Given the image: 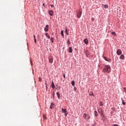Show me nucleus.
<instances>
[{
    "label": "nucleus",
    "mask_w": 126,
    "mask_h": 126,
    "mask_svg": "<svg viewBox=\"0 0 126 126\" xmlns=\"http://www.w3.org/2000/svg\"><path fill=\"white\" fill-rule=\"evenodd\" d=\"M103 72H107V73H109L111 72V66L109 65H106L104 66V68L103 69Z\"/></svg>",
    "instance_id": "1"
},
{
    "label": "nucleus",
    "mask_w": 126,
    "mask_h": 126,
    "mask_svg": "<svg viewBox=\"0 0 126 126\" xmlns=\"http://www.w3.org/2000/svg\"><path fill=\"white\" fill-rule=\"evenodd\" d=\"M81 14H82V9H79L76 11V15L78 18L81 17Z\"/></svg>",
    "instance_id": "2"
},
{
    "label": "nucleus",
    "mask_w": 126,
    "mask_h": 126,
    "mask_svg": "<svg viewBox=\"0 0 126 126\" xmlns=\"http://www.w3.org/2000/svg\"><path fill=\"white\" fill-rule=\"evenodd\" d=\"M83 117L84 118V119L85 120H89L90 119V116H89V115H88L86 113H85L83 115Z\"/></svg>",
    "instance_id": "3"
},
{
    "label": "nucleus",
    "mask_w": 126,
    "mask_h": 126,
    "mask_svg": "<svg viewBox=\"0 0 126 126\" xmlns=\"http://www.w3.org/2000/svg\"><path fill=\"white\" fill-rule=\"evenodd\" d=\"M98 112L99 113V115H100V116L101 117H103V110L100 108L98 109Z\"/></svg>",
    "instance_id": "4"
},
{
    "label": "nucleus",
    "mask_w": 126,
    "mask_h": 126,
    "mask_svg": "<svg viewBox=\"0 0 126 126\" xmlns=\"http://www.w3.org/2000/svg\"><path fill=\"white\" fill-rule=\"evenodd\" d=\"M103 58L105 61H106V62H108V63H111V61H112V60H111L110 59H109L105 56H103Z\"/></svg>",
    "instance_id": "5"
},
{
    "label": "nucleus",
    "mask_w": 126,
    "mask_h": 126,
    "mask_svg": "<svg viewBox=\"0 0 126 126\" xmlns=\"http://www.w3.org/2000/svg\"><path fill=\"white\" fill-rule=\"evenodd\" d=\"M117 54L118 55V56L121 55V54H122V50L121 49H119L117 50Z\"/></svg>",
    "instance_id": "6"
},
{
    "label": "nucleus",
    "mask_w": 126,
    "mask_h": 126,
    "mask_svg": "<svg viewBox=\"0 0 126 126\" xmlns=\"http://www.w3.org/2000/svg\"><path fill=\"white\" fill-rule=\"evenodd\" d=\"M49 30V25H47L46 26L45 28L44 29V31H45V32H48Z\"/></svg>",
    "instance_id": "7"
},
{
    "label": "nucleus",
    "mask_w": 126,
    "mask_h": 126,
    "mask_svg": "<svg viewBox=\"0 0 126 126\" xmlns=\"http://www.w3.org/2000/svg\"><path fill=\"white\" fill-rule=\"evenodd\" d=\"M49 13L51 16H54V11L53 10H51L49 12Z\"/></svg>",
    "instance_id": "8"
},
{
    "label": "nucleus",
    "mask_w": 126,
    "mask_h": 126,
    "mask_svg": "<svg viewBox=\"0 0 126 126\" xmlns=\"http://www.w3.org/2000/svg\"><path fill=\"white\" fill-rule=\"evenodd\" d=\"M84 43L86 44V45H88L89 41H88V39L85 38L84 40Z\"/></svg>",
    "instance_id": "9"
},
{
    "label": "nucleus",
    "mask_w": 126,
    "mask_h": 126,
    "mask_svg": "<svg viewBox=\"0 0 126 126\" xmlns=\"http://www.w3.org/2000/svg\"><path fill=\"white\" fill-rule=\"evenodd\" d=\"M120 59L121 60H125V55H121L120 57Z\"/></svg>",
    "instance_id": "10"
},
{
    "label": "nucleus",
    "mask_w": 126,
    "mask_h": 126,
    "mask_svg": "<svg viewBox=\"0 0 126 126\" xmlns=\"http://www.w3.org/2000/svg\"><path fill=\"white\" fill-rule=\"evenodd\" d=\"M51 87L53 88V89H55V88L56 87L55 86V84H54V82H52V85H51Z\"/></svg>",
    "instance_id": "11"
},
{
    "label": "nucleus",
    "mask_w": 126,
    "mask_h": 126,
    "mask_svg": "<svg viewBox=\"0 0 126 126\" xmlns=\"http://www.w3.org/2000/svg\"><path fill=\"white\" fill-rule=\"evenodd\" d=\"M68 51L69 53H72V48L69 47Z\"/></svg>",
    "instance_id": "12"
},
{
    "label": "nucleus",
    "mask_w": 126,
    "mask_h": 126,
    "mask_svg": "<svg viewBox=\"0 0 126 126\" xmlns=\"http://www.w3.org/2000/svg\"><path fill=\"white\" fill-rule=\"evenodd\" d=\"M49 63H53V58H50L49 59Z\"/></svg>",
    "instance_id": "13"
},
{
    "label": "nucleus",
    "mask_w": 126,
    "mask_h": 126,
    "mask_svg": "<svg viewBox=\"0 0 126 126\" xmlns=\"http://www.w3.org/2000/svg\"><path fill=\"white\" fill-rule=\"evenodd\" d=\"M54 107V103H51V105H50V109H53Z\"/></svg>",
    "instance_id": "14"
},
{
    "label": "nucleus",
    "mask_w": 126,
    "mask_h": 126,
    "mask_svg": "<svg viewBox=\"0 0 126 126\" xmlns=\"http://www.w3.org/2000/svg\"><path fill=\"white\" fill-rule=\"evenodd\" d=\"M103 6H104V8H108L109 6L107 4H102Z\"/></svg>",
    "instance_id": "15"
},
{
    "label": "nucleus",
    "mask_w": 126,
    "mask_h": 126,
    "mask_svg": "<svg viewBox=\"0 0 126 126\" xmlns=\"http://www.w3.org/2000/svg\"><path fill=\"white\" fill-rule=\"evenodd\" d=\"M94 114L95 117H97L98 116V113L97 112V111H94Z\"/></svg>",
    "instance_id": "16"
},
{
    "label": "nucleus",
    "mask_w": 126,
    "mask_h": 126,
    "mask_svg": "<svg viewBox=\"0 0 126 126\" xmlns=\"http://www.w3.org/2000/svg\"><path fill=\"white\" fill-rule=\"evenodd\" d=\"M62 113H65L66 112V109H63V108H62Z\"/></svg>",
    "instance_id": "17"
},
{
    "label": "nucleus",
    "mask_w": 126,
    "mask_h": 126,
    "mask_svg": "<svg viewBox=\"0 0 126 126\" xmlns=\"http://www.w3.org/2000/svg\"><path fill=\"white\" fill-rule=\"evenodd\" d=\"M45 36H46V37H47V38H48V39H50V37L48 33H45Z\"/></svg>",
    "instance_id": "18"
},
{
    "label": "nucleus",
    "mask_w": 126,
    "mask_h": 126,
    "mask_svg": "<svg viewBox=\"0 0 126 126\" xmlns=\"http://www.w3.org/2000/svg\"><path fill=\"white\" fill-rule=\"evenodd\" d=\"M71 85H72V86H74V85H75V84L74 83V81H71Z\"/></svg>",
    "instance_id": "19"
},
{
    "label": "nucleus",
    "mask_w": 126,
    "mask_h": 126,
    "mask_svg": "<svg viewBox=\"0 0 126 126\" xmlns=\"http://www.w3.org/2000/svg\"><path fill=\"white\" fill-rule=\"evenodd\" d=\"M56 94H57V95L58 98H61V95L60 94V93H59L57 92V93H56Z\"/></svg>",
    "instance_id": "20"
},
{
    "label": "nucleus",
    "mask_w": 126,
    "mask_h": 126,
    "mask_svg": "<svg viewBox=\"0 0 126 126\" xmlns=\"http://www.w3.org/2000/svg\"><path fill=\"white\" fill-rule=\"evenodd\" d=\"M50 41H51V43H54V37H51Z\"/></svg>",
    "instance_id": "21"
},
{
    "label": "nucleus",
    "mask_w": 126,
    "mask_h": 126,
    "mask_svg": "<svg viewBox=\"0 0 126 126\" xmlns=\"http://www.w3.org/2000/svg\"><path fill=\"white\" fill-rule=\"evenodd\" d=\"M111 34H112V35H114V36H116L117 34H116V32H111Z\"/></svg>",
    "instance_id": "22"
},
{
    "label": "nucleus",
    "mask_w": 126,
    "mask_h": 126,
    "mask_svg": "<svg viewBox=\"0 0 126 126\" xmlns=\"http://www.w3.org/2000/svg\"><path fill=\"white\" fill-rule=\"evenodd\" d=\"M99 106H103V102L102 101H100L99 103Z\"/></svg>",
    "instance_id": "23"
},
{
    "label": "nucleus",
    "mask_w": 126,
    "mask_h": 126,
    "mask_svg": "<svg viewBox=\"0 0 126 126\" xmlns=\"http://www.w3.org/2000/svg\"><path fill=\"white\" fill-rule=\"evenodd\" d=\"M65 32L66 33V35H68V33L67 32V29H66V28H65Z\"/></svg>",
    "instance_id": "24"
},
{
    "label": "nucleus",
    "mask_w": 126,
    "mask_h": 126,
    "mask_svg": "<svg viewBox=\"0 0 126 126\" xmlns=\"http://www.w3.org/2000/svg\"><path fill=\"white\" fill-rule=\"evenodd\" d=\"M64 113V116L65 117H66L67 116V114H68V113H67V111H66Z\"/></svg>",
    "instance_id": "25"
},
{
    "label": "nucleus",
    "mask_w": 126,
    "mask_h": 126,
    "mask_svg": "<svg viewBox=\"0 0 126 126\" xmlns=\"http://www.w3.org/2000/svg\"><path fill=\"white\" fill-rule=\"evenodd\" d=\"M61 35L63 36H63H64V35H63V31H61Z\"/></svg>",
    "instance_id": "26"
},
{
    "label": "nucleus",
    "mask_w": 126,
    "mask_h": 126,
    "mask_svg": "<svg viewBox=\"0 0 126 126\" xmlns=\"http://www.w3.org/2000/svg\"><path fill=\"white\" fill-rule=\"evenodd\" d=\"M90 95H91V96H94V94H93V93L92 92L90 93Z\"/></svg>",
    "instance_id": "27"
},
{
    "label": "nucleus",
    "mask_w": 126,
    "mask_h": 126,
    "mask_svg": "<svg viewBox=\"0 0 126 126\" xmlns=\"http://www.w3.org/2000/svg\"><path fill=\"white\" fill-rule=\"evenodd\" d=\"M38 81H39L40 82H41V81H42V79L41 78V77L38 78Z\"/></svg>",
    "instance_id": "28"
},
{
    "label": "nucleus",
    "mask_w": 126,
    "mask_h": 126,
    "mask_svg": "<svg viewBox=\"0 0 126 126\" xmlns=\"http://www.w3.org/2000/svg\"><path fill=\"white\" fill-rule=\"evenodd\" d=\"M122 104H123V105H126V102H124V101H123Z\"/></svg>",
    "instance_id": "29"
},
{
    "label": "nucleus",
    "mask_w": 126,
    "mask_h": 126,
    "mask_svg": "<svg viewBox=\"0 0 126 126\" xmlns=\"http://www.w3.org/2000/svg\"><path fill=\"white\" fill-rule=\"evenodd\" d=\"M50 6H51V7H55V6H54V4L51 5Z\"/></svg>",
    "instance_id": "30"
},
{
    "label": "nucleus",
    "mask_w": 126,
    "mask_h": 126,
    "mask_svg": "<svg viewBox=\"0 0 126 126\" xmlns=\"http://www.w3.org/2000/svg\"><path fill=\"white\" fill-rule=\"evenodd\" d=\"M34 42L36 43V42H37V39L36 38H34Z\"/></svg>",
    "instance_id": "31"
},
{
    "label": "nucleus",
    "mask_w": 126,
    "mask_h": 126,
    "mask_svg": "<svg viewBox=\"0 0 126 126\" xmlns=\"http://www.w3.org/2000/svg\"><path fill=\"white\" fill-rule=\"evenodd\" d=\"M63 76L64 78H65V74H63Z\"/></svg>",
    "instance_id": "32"
},
{
    "label": "nucleus",
    "mask_w": 126,
    "mask_h": 126,
    "mask_svg": "<svg viewBox=\"0 0 126 126\" xmlns=\"http://www.w3.org/2000/svg\"><path fill=\"white\" fill-rule=\"evenodd\" d=\"M113 126H118V125H116V124H114V125H113Z\"/></svg>",
    "instance_id": "33"
},
{
    "label": "nucleus",
    "mask_w": 126,
    "mask_h": 126,
    "mask_svg": "<svg viewBox=\"0 0 126 126\" xmlns=\"http://www.w3.org/2000/svg\"><path fill=\"white\" fill-rule=\"evenodd\" d=\"M43 6H44V7H45V3H43Z\"/></svg>",
    "instance_id": "34"
},
{
    "label": "nucleus",
    "mask_w": 126,
    "mask_h": 126,
    "mask_svg": "<svg viewBox=\"0 0 126 126\" xmlns=\"http://www.w3.org/2000/svg\"><path fill=\"white\" fill-rule=\"evenodd\" d=\"M53 96H54V97H55V93H53Z\"/></svg>",
    "instance_id": "35"
},
{
    "label": "nucleus",
    "mask_w": 126,
    "mask_h": 126,
    "mask_svg": "<svg viewBox=\"0 0 126 126\" xmlns=\"http://www.w3.org/2000/svg\"><path fill=\"white\" fill-rule=\"evenodd\" d=\"M33 37H34V39H35V35H33Z\"/></svg>",
    "instance_id": "36"
},
{
    "label": "nucleus",
    "mask_w": 126,
    "mask_h": 126,
    "mask_svg": "<svg viewBox=\"0 0 126 126\" xmlns=\"http://www.w3.org/2000/svg\"><path fill=\"white\" fill-rule=\"evenodd\" d=\"M45 84H46V86H47V83H45Z\"/></svg>",
    "instance_id": "37"
}]
</instances>
